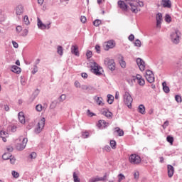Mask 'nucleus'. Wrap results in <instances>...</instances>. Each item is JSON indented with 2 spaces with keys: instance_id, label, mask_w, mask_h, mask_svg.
I'll return each instance as SVG.
<instances>
[{
  "instance_id": "obj_42",
  "label": "nucleus",
  "mask_w": 182,
  "mask_h": 182,
  "mask_svg": "<svg viewBox=\"0 0 182 182\" xmlns=\"http://www.w3.org/2000/svg\"><path fill=\"white\" fill-rule=\"evenodd\" d=\"M2 134H5V131H0V137H1L3 141L5 143L6 141V138L2 136Z\"/></svg>"
},
{
  "instance_id": "obj_44",
  "label": "nucleus",
  "mask_w": 182,
  "mask_h": 182,
  "mask_svg": "<svg viewBox=\"0 0 182 182\" xmlns=\"http://www.w3.org/2000/svg\"><path fill=\"white\" fill-rule=\"evenodd\" d=\"M97 181H100L99 179V176H97L95 178H91L88 182H97Z\"/></svg>"
},
{
  "instance_id": "obj_47",
  "label": "nucleus",
  "mask_w": 182,
  "mask_h": 182,
  "mask_svg": "<svg viewBox=\"0 0 182 182\" xmlns=\"http://www.w3.org/2000/svg\"><path fill=\"white\" fill-rule=\"evenodd\" d=\"M82 139H87L89 137V132H85L82 133Z\"/></svg>"
},
{
  "instance_id": "obj_39",
  "label": "nucleus",
  "mask_w": 182,
  "mask_h": 182,
  "mask_svg": "<svg viewBox=\"0 0 182 182\" xmlns=\"http://www.w3.org/2000/svg\"><path fill=\"white\" fill-rule=\"evenodd\" d=\"M23 22L25 23V25H29L30 22H29V17H28V16H25L23 18Z\"/></svg>"
},
{
  "instance_id": "obj_34",
  "label": "nucleus",
  "mask_w": 182,
  "mask_h": 182,
  "mask_svg": "<svg viewBox=\"0 0 182 182\" xmlns=\"http://www.w3.org/2000/svg\"><path fill=\"white\" fill-rule=\"evenodd\" d=\"M39 92H40L39 89H36L34 91V92L32 95V97H33V100L36 99V97H38V95H39Z\"/></svg>"
},
{
  "instance_id": "obj_32",
  "label": "nucleus",
  "mask_w": 182,
  "mask_h": 182,
  "mask_svg": "<svg viewBox=\"0 0 182 182\" xmlns=\"http://www.w3.org/2000/svg\"><path fill=\"white\" fill-rule=\"evenodd\" d=\"M139 177H140V173L139 172V171H134V180H136V181H137V180H139Z\"/></svg>"
},
{
  "instance_id": "obj_62",
  "label": "nucleus",
  "mask_w": 182,
  "mask_h": 182,
  "mask_svg": "<svg viewBox=\"0 0 182 182\" xmlns=\"http://www.w3.org/2000/svg\"><path fill=\"white\" fill-rule=\"evenodd\" d=\"M80 21L82 23H85L86 22V17L84 16H82L80 18Z\"/></svg>"
},
{
  "instance_id": "obj_5",
  "label": "nucleus",
  "mask_w": 182,
  "mask_h": 182,
  "mask_svg": "<svg viewBox=\"0 0 182 182\" xmlns=\"http://www.w3.org/2000/svg\"><path fill=\"white\" fill-rule=\"evenodd\" d=\"M124 102L129 107V109H132V103H133V98L129 92H125L124 94Z\"/></svg>"
},
{
  "instance_id": "obj_12",
  "label": "nucleus",
  "mask_w": 182,
  "mask_h": 182,
  "mask_svg": "<svg viewBox=\"0 0 182 182\" xmlns=\"http://www.w3.org/2000/svg\"><path fill=\"white\" fill-rule=\"evenodd\" d=\"M105 50H109V49H113L116 46V43L113 40H110L104 44Z\"/></svg>"
},
{
  "instance_id": "obj_10",
  "label": "nucleus",
  "mask_w": 182,
  "mask_h": 182,
  "mask_svg": "<svg viewBox=\"0 0 182 182\" xmlns=\"http://www.w3.org/2000/svg\"><path fill=\"white\" fill-rule=\"evenodd\" d=\"M37 21H38L37 25L39 29H42V30L50 29L51 23H49L47 25H46L42 22V21L41 20V18H39V17H38Z\"/></svg>"
},
{
  "instance_id": "obj_28",
  "label": "nucleus",
  "mask_w": 182,
  "mask_h": 182,
  "mask_svg": "<svg viewBox=\"0 0 182 182\" xmlns=\"http://www.w3.org/2000/svg\"><path fill=\"white\" fill-rule=\"evenodd\" d=\"M57 52L60 56H62L63 55V47L62 46H58L57 48Z\"/></svg>"
},
{
  "instance_id": "obj_7",
  "label": "nucleus",
  "mask_w": 182,
  "mask_h": 182,
  "mask_svg": "<svg viewBox=\"0 0 182 182\" xmlns=\"http://www.w3.org/2000/svg\"><path fill=\"white\" fill-rule=\"evenodd\" d=\"M20 140H22L21 143L17 144L16 149L19 151H22L26 147V144H28V138H23V136L20 137Z\"/></svg>"
},
{
  "instance_id": "obj_37",
  "label": "nucleus",
  "mask_w": 182,
  "mask_h": 182,
  "mask_svg": "<svg viewBox=\"0 0 182 182\" xmlns=\"http://www.w3.org/2000/svg\"><path fill=\"white\" fill-rule=\"evenodd\" d=\"M11 174L14 178H19V173L16 172V171H11Z\"/></svg>"
},
{
  "instance_id": "obj_13",
  "label": "nucleus",
  "mask_w": 182,
  "mask_h": 182,
  "mask_svg": "<svg viewBox=\"0 0 182 182\" xmlns=\"http://www.w3.org/2000/svg\"><path fill=\"white\" fill-rule=\"evenodd\" d=\"M136 64L141 72H143L146 69V63L141 58H139L136 59Z\"/></svg>"
},
{
  "instance_id": "obj_21",
  "label": "nucleus",
  "mask_w": 182,
  "mask_h": 182,
  "mask_svg": "<svg viewBox=\"0 0 182 182\" xmlns=\"http://www.w3.org/2000/svg\"><path fill=\"white\" fill-rule=\"evenodd\" d=\"M11 72H14V73H17V75H19V73H21V68L18 67L17 65H12Z\"/></svg>"
},
{
  "instance_id": "obj_48",
  "label": "nucleus",
  "mask_w": 182,
  "mask_h": 182,
  "mask_svg": "<svg viewBox=\"0 0 182 182\" xmlns=\"http://www.w3.org/2000/svg\"><path fill=\"white\" fill-rule=\"evenodd\" d=\"M165 21L166 22H171V16H170L168 14H166L165 16Z\"/></svg>"
},
{
  "instance_id": "obj_40",
  "label": "nucleus",
  "mask_w": 182,
  "mask_h": 182,
  "mask_svg": "<svg viewBox=\"0 0 182 182\" xmlns=\"http://www.w3.org/2000/svg\"><path fill=\"white\" fill-rule=\"evenodd\" d=\"M9 160H10L11 164H14L16 162V159L12 155Z\"/></svg>"
},
{
  "instance_id": "obj_59",
  "label": "nucleus",
  "mask_w": 182,
  "mask_h": 182,
  "mask_svg": "<svg viewBox=\"0 0 182 182\" xmlns=\"http://www.w3.org/2000/svg\"><path fill=\"white\" fill-rule=\"evenodd\" d=\"M104 150H105V151H110V150H112V149L110 148V146L109 145H107L104 147Z\"/></svg>"
},
{
  "instance_id": "obj_55",
  "label": "nucleus",
  "mask_w": 182,
  "mask_h": 182,
  "mask_svg": "<svg viewBox=\"0 0 182 182\" xmlns=\"http://www.w3.org/2000/svg\"><path fill=\"white\" fill-rule=\"evenodd\" d=\"M16 31L18 33H20V32H22V26H18L16 28Z\"/></svg>"
},
{
  "instance_id": "obj_11",
  "label": "nucleus",
  "mask_w": 182,
  "mask_h": 182,
  "mask_svg": "<svg viewBox=\"0 0 182 182\" xmlns=\"http://www.w3.org/2000/svg\"><path fill=\"white\" fill-rule=\"evenodd\" d=\"M117 5L124 12H127L129 11V6H127L124 1L119 0L117 1Z\"/></svg>"
},
{
  "instance_id": "obj_43",
  "label": "nucleus",
  "mask_w": 182,
  "mask_h": 182,
  "mask_svg": "<svg viewBox=\"0 0 182 182\" xmlns=\"http://www.w3.org/2000/svg\"><path fill=\"white\" fill-rule=\"evenodd\" d=\"M156 21H163V15L161 13H158L156 15Z\"/></svg>"
},
{
  "instance_id": "obj_64",
  "label": "nucleus",
  "mask_w": 182,
  "mask_h": 182,
  "mask_svg": "<svg viewBox=\"0 0 182 182\" xmlns=\"http://www.w3.org/2000/svg\"><path fill=\"white\" fill-rule=\"evenodd\" d=\"M176 65H177L178 68H181V66H182V62H181V60H178V61L176 62Z\"/></svg>"
},
{
  "instance_id": "obj_61",
  "label": "nucleus",
  "mask_w": 182,
  "mask_h": 182,
  "mask_svg": "<svg viewBox=\"0 0 182 182\" xmlns=\"http://www.w3.org/2000/svg\"><path fill=\"white\" fill-rule=\"evenodd\" d=\"M74 85L75 87L80 88V82H79V81H75Z\"/></svg>"
},
{
  "instance_id": "obj_15",
  "label": "nucleus",
  "mask_w": 182,
  "mask_h": 182,
  "mask_svg": "<svg viewBox=\"0 0 182 182\" xmlns=\"http://www.w3.org/2000/svg\"><path fill=\"white\" fill-rule=\"evenodd\" d=\"M161 5L163 8H171V1L170 0H161Z\"/></svg>"
},
{
  "instance_id": "obj_41",
  "label": "nucleus",
  "mask_w": 182,
  "mask_h": 182,
  "mask_svg": "<svg viewBox=\"0 0 182 182\" xmlns=\"http://www.w3.org/2000/svg\"><path fill=\"white\" fill-rule=\"evenodd\" d=\"M102 24V21L101 20H99V19H97L95 20L94 22H93V25L95 26H99V25Z\"/></svg>"
},
{
  "instance_id": "obj_57",
  "label": "nucleus",
  "mask_w": 182,
  "mask_h": 182,
  "mask_svg": "<svg viewBox=\"0 0 182 182\" xmlns=\"http://www.w3.org/2000/svg\"><path fill=\"white\" fill-rule=\"evenodd\" d=\"M161 21L162 20H156V28H161Z\"/></svg>"
},
{
  "instance_id": "obj_3",
  "label": "nucleus",
  "mask_w": 182,
  "mask_h": 182,
  "mask_svg": "<svg viewBox=\"0 0 182 182\" xmlns=\"http://www.w3.org/2000/svg\"><path fill=\"white\" fill-rule=\"evenodd\" d=\"M104 65L111 70V72H113L114 70H116V63L114 62V60L110 59L109 58H107L104 60Z\"/></svg>"
},
{
  "instance_id": "obj_46",
  "label": "nucleus",
  "mask_w": 182,
  "mask_h": 182,
  "mask_svg": "<svg viewBox=\"0 0 182 182\" xmlns=\"http://www.w3.org/2000/svg\"><path fill=\"white\" fill-rule=\"evenodd\" d=\"M100 123H102V124H103L105 128L107 127V126L109 124V122H107L106 121H105L103 119H100Z\"/></svg>"
},
{
  "instance_id": "obj_14",
  "label": "nucleus",
  "mask_w": 182,
  "mask_h": 182,
  "mask_svg": "<svg viewBox=\"0 0 182 182\" xmlns=\"http://www.w3.org/2000/svg\"><path fill=\"white\" fill-rule=\"evenodd\" d=\"M102 114H103V116H105V117H107V119H109V120H112V119H113V113H112V112L109 111V109H102Z\"/></svg>"
},
{
  "instance_id": "obj_53",
  "label": "nucleus",
  "mask_w": 182,
  "mask_h": 182,
  "mask_svg": "<svg viewBox=\"0 0 182 182\" xmlns=\"http://www.w3.org/2000/svg\"><path fill=\"white\" fill-rule=\"evenodd\" d=\"M38 72V65H34L33 69L32 70V74L35 75Z\"/></svg>"
},
{
  "instance_id": "obj_9",
  "label": "nucleus",
  "mask_w": 182,
  "mask_h": 182,
  "mask_svg": "<svg viewBox=\"0 0 182 182\" xmlns=\"http://www.w3.org/2000/svg\"><path fill=\"white\" fill-rule=\"evenodd\" d=\"M145 77L149 83H153L154 82V74L150 70H146Z\"/></svg>"
},
{
  "instance_id": "obj_54",
  "label": "nucleus",
  "mask_w": 182,
  "mask_h": 182,
  "mask_svg": "<svg viewBox=\"0 0 182 182\" xmlns=\"http://www.w3.org/2000/svg\"><path fill=\"white\" fill-rule=\"evenodd\" d=\"M92 51L90 50H87V53H86V56L87 58V59H90V58H92Z\"/></svg>"
},
{
  "instance_id": "obj_36",
  "label": "nucleus",
  "mask_w": 182,
  "mask_h": 182,
  "mask_svg": "<svg viewBox=\"0 0 182 182\" xmlns=\"http://www.w3.org/2000/svg\"><path fill=\"white\" fill-rule=\"evenodd\" d=\"M109 144H110V146L112 147V149H116V141L114 140H111L110 142H109Z\"/></svg>"
},
{
  "instance_id": "obj_38",
  "label": "nucleus",
  "mask_w": 182,
  "mask_h": 182,
  "mask_svg": "<svg viewBox=\"0 0 182 182\" xmlns=\"http://www.w3.org/2000/svg\"><path fill=\"white\" fill-rule=\"evenodd\" d=\"M134 46L137 48H140L141 46V41H140L139 39H136L134 42Z\"/></svg>"
},
{
  "instance_id": "obj_33",
  "label": "nucleus",
  "mask_w": 182,
  "mask_h": 182,
  "mask_svg": "<svg viewBox=\"0 0 182 182\" xmlns=\"http://www.w3.org/2000/svg\"><path fill=\"white\" fill-rule=\"evenodd\" d=\"M118 178V182H122V180H126V176L123 175V173H119L117 176Z\"/></svg>"
},
{
  "instance_id": "obj_56",
  "label": "nucleus",
  "mask_w": 182,
  "mask_h": 182,
  "mask_svg": "<svg viewBox=\"0 0 182 182\" xmlns=\"http://www.w3.org/2000/svg\"><path fill=\"white\" fill-rule=\"evenodd\" d=\"M12 44L14 48H15L16 49H18V48H19V45L16 41H13Z\"/></svg>"
},
{
  "instance_id": "obj_4",
  "label": "nucleus",
  "mask_w": 182,
  "mask_h": 182,
  "mask_svg": "<svg viewBox=\"0 0 182 182\" xmlns=\"http://www.w3.org/2000/svg\"><path fill=\"white\" fill-rule=\"evenodd\" d=\"M129 161L131 164L137 166L141 163V157L136 154H132L129 157Z\"/></svg>"
},
{
  "instance_id": "obj_58",
  "label": "nucleus",
  "mask_w": 182,
  "mask_h": 182,
  "mask_svg": "<svg viewBox=\"0 0 182 182\" xmlns=\"http://www.w3.org/2000/svg\"><path fill=\"white\" fill-rule=\"evenodd\" d=\"M95 50H96L97 53H100V46L96 45L95 46Z\"/></svg>"
},
{
  "instance_id": "obj_29",
  "label": "nucleus",
  "mask_w": 182,
  "mask_h": 182,
  "mask_svg": "<svg viewBox=\"0 0 182 182\" xmlns=\"http://www.w3.org/2000/svg\"><path fill=\"white\" fill-rule=\"evenodd\" d=\"M43 109H45V107L42 106L41 104H38L36 106V112H41Z\"/></svg>"
},
{
  "instance_id": "obj_51",
  "label": "nucleus",
  "mask_w": 182,
  "mask_h": 182,
  "mask_svg": "<svg viewBox=\"0 0 182 182\" xmlns=\"http://www.w3.org/2000/svg\"><path fill=\"white\" fill-rule=\"evenodd\" d=\"M66 100V95L63 94L60 96V102H63Z\"/></svg>"
},
{
  "instance_id": "obj_49",
  "label": "nucleus",
  "mask_w": 182,
  "mask_h": 182,
  "mask_svg": "<svg viewBox=\"0 0 182 182\" xmlns=\"http://www.w3.org/2000/svg\"><path fill=\"white\" fill-rule=\"evenodd\" d=\"M28 33H29V31L26 28H25L23 31V33L21 34V36H28Z\"/></svg>"
},
{
  "instance_id": "obj_27",
  "label": "nucleus",
  "mask_w": 182,
  "mask_h": 182,
  "mask_svg": "<svg viewBox=\"0 0 182 182\" xmlns=\"http://www.w3.org/2000/svg\"><path fill=\"white\" fill-rule=\"evenodd\" d=\"M11 156H12V154L9 152H6L2 155V159L3 160H9Z\"/></svg>"
},
{
  "instance_id": "obj_31",
  "label": "nucleus",
  "mask_w": 182,
  "mask_h": 182,
  "mask_svg": "<svg viewBox=\"0 0 182 182\" xmlns=\"http://www.w3.org/2000/svg\"><path fill=\"white\" fill-rule=\"evenodd\" d=\"M115 129L117 133H118V136H122L124 135V132L122 129H120V128L116 127Z\"/></svg>"
},
{
  "instance_id": "obj_30",
  "label": "nucleus",
  "mask_w": 182,
  "mask_h": 182,
  "mask_svg": "<svg viewBox=\"0 0 182 182\" xmlns=\"http://www.w3.org/2000/svg\"><path fill=\"white\" fill-rule=\"evenodd\" d=\"M73 177L74 182H80V178H79V176H77V173H76V172H73Z\"/></svg>"
},
{
  "instance_id": "obj_19",
  "label": "nucleus",
  "mask_w": 182,
  "mask_h": 182,
  "mask_svg": "<svg viewBox=\"0 0 182 182\" xmlns=\"http://www.w3.org/2000/svg\"><path fill=\"white\" fill-rule=\"evenodd\" d=\"M18 120L20 123H21V124H25V123L26 122L25 119V114H23V112L18 113Z\"/></svg>"
},
{
  "instance_id": "obj_20",
  "label": "nucleus",
  "mask_w": 182,
  "mask_h": 182,
  "mask_svg": "<svg viewBox=\"0 0 182 182\" xmlns=\"http://www.w3.org/2000/svg\"><path fill=\"white\" fill-rule=\"evenodd\" d=\"M162 87H163V90L165 93H170V87H168V86H167V82L166 81L162 82Z\"/></svg>"
},
{
  "instance_id": "obj_23",
  "label": "nucleus",
  "mask_w": 182,
  "mask_h": 182,
  "mask_svg": "<svg viewBox=\"0 0 182 182\" xmlns=\"http://www.w3.org/2000/svg\"><path fill=\"white\" fill-rule=\"evenodd\" d=\"M128 4L131 6L132 12H133L134 14H137V12H139V10H137V6H136V5H134V4L130 3V2Z\"/></svg>"
},
{
  "instance_id": "obj_16",
  "label": "nucleus",
  "mask_w": 182,
  "mask_h": 182,
  "mask_svg": "<svg viewBox=\"0 0 182 182\" xmlns=\"http://www.w3.org/2000/svg\"><path fill=\"white\" fill-rule=\"evenodd\" d=\"M23 11H25V9L22 5H18L16 7V14L17 16H21V15L23 14Z\"/></svg>"
},
{
  "instance_id": "obj_22",
  "label": "nucleus",
  "mask_w": 182,
  "mask_h": 182,
  "mask_svg": "<svg viewBox=\"0 0 182 182\" xmlns=\"http://www.w3.org/2000/svg\"><path fill=\"white\" fill-rule=\"evenodd\" d=\"M119 65L122 68V69L126 68V61H124V58L123 55H120L119 57Z\"/></svg>"
},
{
  "instance_id": "obj_60",
  "label": "nucleus",
  "mask_w": 182,
  "mask_h": 182,
  "mask_svg": "<svg viewBox=\"0 0 182 182\" xmlns=\"http://www.w3.org/2000/svg\"><path fill=\"white\" fill-rule=\"evenodd\" d=\"M129 41H130L131 42H132V41H134V35L131 34L129 37H128Z\"/></svg>"
},
{
  "instance_id": "obj_1",
  "label": "nucleus",
  "mask_w": 182,
  "mask_h": 182,
  "mask_svg": "<svg viewBox=\"0 0 182 182\" xmlns=\"http://www.w3.org/2000/svg\"><path fill=\"white\" fill-rule=\"evenodd\" d=\"M91 70L96 76H102V75H103V68L96 62L92 64Z\"/></svg>"
},
{
  "instance_id": "obj_24",
  "label": "nucleus",
  "mask_w": 182,
  "mask_h": 182,
  "mask_svg": "<svg viewBox=\"0 0 182 182\" xmlns=\"http://www.w3.org/2000/svg\"><path fill=\"white\" fill-rule=\"evenodd\" d=\"M138 112L141 113V114H146V107L143 105H140L138 107Z\"/></svg>"
},
{
  "instance_id": "obj_52",
  "label": "nucleus",
  "mask_w": 182,
  "mask_h": 182,
  "mask_svg": "<svg viewBox=\"0 0 182 182\" xmlns=\"http://www.w3.org/2000/svg\"><path fill=\"white\" fill-rule=\"evenodd\" d=\"M36 152H32L30 155H29V158L31 159H36Z\"/></svg>"
},
{
  "instance_id": "obj_8",
  "label": "nucleus",
  "mask_w": 182,
  "mask_h": 182,
  "mask_svg": "<svg viewBox=\"0 0 182 182\" xmlns=\"http://www.w3.org/2000/svg\"><path fill=\"white\" fill-rule=\"evenodd\" d=\"M136 80H137V83L139 86H144V85H146V81L139 74H137L136 77H132V82H136Z\"/></svg>"
},
{
  "instance_id": "obj_17",
  "label": "nucleus",
  "mask_w": 182,
  "mask_h": 182,
  "mask_svg": "<svg viewBox=\"0 0 182 182\" xmlns=\"http://www.w3.org/2000/svg\"><path fill=\"white\" fill-rule=\"evenodd\" d=\"M71 53L75 56H79V47L77 45H73L71 46Z\"/></svg>"
},
{
  "instance_id": "obj_63",
  "label": "nucleus",
  "mask_w": 182,
  "mask_h": 182,
  "mask_svg": "<svg viewBox=\"0 0 182 182\" xmlns=\"http://www.w3.org/2000/svg\"><path fill=\"white\" fill-rule=\"evenodd\" d=\"M81 76H82V77H83V79H87V73H82L81 74Z\"/></svg>"
},
{
  "instance_id": "obj_6",
  "label": "nucleus",
  "mask_w": 182,
  "mask_h": 182,
  "mask_svg": "<svg viewBox=\"0 0 182 182\" xmlns=\"http://www.w3.org/2000/svg\"><path fill=\"white\" fill-rule=\"evenodd\" d=\"M45 117H42L38 122L37 127L35 129L34 132L36 134H39L42 130H43V127H45Z\"/></svg>"
},
{
  "instance_id": "obj_2",
  "label": "nucleus",
  "mask_w": 182,
  "mask_h": 182,
  "mask_svg": "<svg viewBox=\"0 0 182 182\" xmlns=\"http://www.w3.org/2000/svg\"><path fill=\"white\" fill-rule=\"evenodd\" d=\"M180 39H181V33L178 30H176L171 33V41L174 45H178L180 43Z\"/></svg>"
},
{
  "instance_id": "obj_26",
  "label": "nucleus",
  "mask_w": 182,
  "mask_h": 182,
  "mask_svg": "<svg viewBox=\"0 0 182 182\" xmlns=\"http://www.w3.org/2000/svg\"><path fill=\"white\" fill-rule=\"evenodd\" d=\"M107 97V103H109V105H112L113 102H114V97L110 94H108Z\"/></svg>"
},
{
  "instance_id": "obj_35",
  "label": "nucleus",
  "mask_w": 182,
  "mask_h": 182,
  "mask_svg": "<svg viewBox=\"0 0 182 182\" xmlns=\"http://www.w3.org/2000/svg\"><path fill=\"white\" fill-rule=\"evenodd\" d=\"M166 141H168V143H170L171 144H173V141H174V138L173 136H168L166 137Z\"/></svg>"
},
{
  "instance_id": "obj_45",
  "label": "nucleus",
  "mask_w": 182,
  "mask_h": 182,
  "mask_svg": "<svg viewBox=\"0 0 182 182\" xmlns=\"http://www.w3.org/2000/svg\"><path fill=\"white\" fill-rule=\"evenodd\" d=\"M175 100L177 102V103H181V102H182L181 96H180V95H176Z\"/></svg>"
},
{
  "instance_id": "obj_25",
  "label": "nucleus",
  "mask_w": 182,
  "mask_h": 182,
  "mask_svg": "<svg viewBox=\"0 0 182 182\" xmlns=\"http://www.w3.org/2000/svg\"><path fill=\"white\" fill-rule=\"evenodd\" d=\"M94 99L99 106H102V105H103V98H102V97L95 96Z\"/></svg>"
},
{
  "instance_id": "obj_18",
  "label": "nucleus",
  "mask_w": 182,
  "mask_h": 182,
  "mask_svg": "<svg viewBox=\"0 0 182 182\" xmlns=\"http://www.w3.org/2000/svg\"><path fill=\"white\" fill-rule=\"evenodd\" d=\"M167 168H168V176L169 177V178H171V177L174 176V167L172 165H168Z\"/></svg>"
},
{
  "instance_id": "obj_50",
  "label": "nucleus",
  "mask_w": 182,
  "mask_h": 182,
  "mask_svg": "<svg viewBox=\"0 0 182 182\" xmlns=\"http://www.w3.org/2000/svg\"><path fill=\"white\" fill-rule=\"evenodd\" d=\"M107 178V173H105L103 177H99L100 181H105Z\"/></svg>"
}]
</instances>
